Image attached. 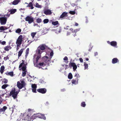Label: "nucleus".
<instances>
[{"label":"nucleus","mask_w":121,"mask_h":121,"mask_svg":"<svg viewBox=\"0 0 121 121\" xmlns=\"http://www.w3.org/2000/svg\"><path fill=\"white\" fill-rule=\"evenodd\" d=\"M32 42V41H30L29 43L28 44H27V46H29Z\"/></svg>","instance_id":"13d9d810"},{"label":"nucleus","mask_w":121,"mask_h":121,"mask_svg":"<svg viewBox=\"0 0 121 121\" xmlns=\"http://www.w3.org/2000/svg\"><path fill=\"white\" fill-rule=\"evenodd\" d=\"M8 75L10 76L11 77L13 76V72H8Z\"/></svg>","instance_id":"473e14b6"},{"label":"nucleus","mask_w":121,"mask_h":121,"mask_svg":"<svg viewBox=\"0 0 121 121\" xmlns=\"http://www.w3.org/2000/svg\"><path fill=\"white\" fill-rule=\"evenodd\" d=\"M67 16V13L64 12L60 16V18H62L64 17Z\"/></svg>","instance_id":"aec40b11"},{"label":"nucleus","mask_w":121,"mask_h":121,"mask_svg":"<svg viewBox=\"0 0 121 121\" xmlns=\"http://www.w3.org/2000/svg\"><path fill=\"white\" fill-rule=\"evenodd\" d=\"M26 21L28 22L29 24H31L34 22V18L31 16H27L25 19Z\"/></svg>","instance_id":"1a4fd4ad"},{"label":"nucleus","mask_w":121,"mask_h":121,"mask_svg":"<svg viewBox=\"0 0 121 121\" xmlns=\"http://www.w3.org/2000/svg\"><path fill=\"white\" fill-rule=\"evenodd\" d=\"M72 5L73 6H76V4H73Z\"/></svg>","instance_id":"338daca9"},{"label":"nucleus","mask_w":121,"mask_h":121,"mask_svg":"<svg viewBox=\"0 0 121 121\" xmlns=\"http://www.w3.org/2000/svg\"><path fill=\"white\" fill-rule=\"evenodd\" d=\"M33 110L29 108L28 109V112L32 111H33Z\"/></svg>","instance_id":"603ef678"},{"label":"nucleus","mask_w":121,"mask_h":121,"mask_svg":"<svg viewBox=\"0 0 121 121\" xmlns=\"http://www.w3.org/2000/svg\"><path fill=\"white\" fill-rule=\"evenodd\" d=\"M27 7H30L31 9H34V7L33 6V4L32 2H30L26 6Z\"/></svg>","instance_id":"412c9836"},{"label":"nucleus","mask_w":121,"mask_h":121,"mask_svg":"<svg viewBox=\"0 0 121 121\" xmlns=\"http://www.w3.org/2000/svg\"><path fill=\"white\" fill-rule=\"evenodd\" d=\"M35 6L37 8H42L41 6L39 5L38 3H36Z\"/></svg>","instance_id":"c756f323"},{"label":"nucleus","mask_w":121,"mask_h":121,"mask_svg":"<svg viewBox=\"0 0 121 121\" xmlns=\"http://www.w3.org/2000/svg\"><path fill=\"white\" fill-rule=\"evenodd\" d=\"M38 24H37L34 23V26H38Z\"/></svg>","instance_id":"680f3d73"},{"label":"nucleus","mask_w":121,"mask_h":121,"mask_svg":"<svg viewBox=\"0 0 121 121\" xmlns=\"http://www.w3.org/2000/svg\"><path fill=\"white\" fill-rule=\"evenodd\" d=\"M44 13L46 15H50L52 13L51 11L49 9L45 10L44 12Z\"/></svg>","instance_id":"dca6fc26"},{"label":"nucleus","mask_w":121,"mask_h":121,"mask_svg":"<svg viewBox=\"0 0 121 121\" xmlns=\"http://www.w3.org/2000/svg\"><path fill=\"white\" fill-rule=\"evenodd\" d=\"M46 48V46L44 44L40 45L36 50V52L39 54H41Z\"/></svg>","instance_id":"f257e3e1"},{"label":"nucleus","mask_w":121,"mask_h":121,"mask_svg":"<svg viewBox=\"0 0 121 121\" xmlns=\"http://www.w3.org/2000/svg\"><path fill=\"white\" fill-rule=\"evenodd\" d=\"M36 32H32L31 34V36L33 38H34L35 35H36Z\"/></svg>","instance_id":"e433bc0d"},{"label":"nucleus","mask_w":121,"mask_h":121,"mask_svg":"<svg viewBox=\"0 0 121 121\" xmlns=\"http://www.w3.org/2000/svg\"><path fill=\"white\" fill-rule=\"evenodd\" d=\"M4 69V66H1L0 68V72L1 74H2L3 72Z\"/></svg>","instance_id":"bb28decb"},{"label":"nucleus","mask_w":121,"mask_h":121,"mask_svg":"<svg viewBox=\"0 0 121 121\" xmlns=\"http://www.w3.org/2000/svg\"><path fill=\"white\" fill-rule=\"evenodd\" d=\"M69 13L72 15H74L75 14V12L73 11H70L69 12Z\"/></svg>","instance_id":"79ce46f5"},{"label":"nucleus","mask_w":121,"mask_h":121,"mask_svg":"<svg viewBox=\"0 0 121 121\" xmlns=\"http://www.w3.org/2000/svg\"><path fill=\"white\" fill-rule=\"evenodd\" d=\"M32 119L34 120L37 118H43L44 120H45L46 118L44 116V115L41 114H34L31 117Z\"/></svg>","instance_id":"f03ea898"},{"label":"nucleus","mask_w":121,"mask_h":121,"mask_svg":"<svg viewBox=\"0 0 121 121\" xmlns=\"http://www.w3.org/2000/svg\"><path fill=\"white\" fill-rule=\"evenodd\" d=\"M70 30L71 31H72L73 32V28H71L70 29Z\"/></svg>","instance_id":"4d7b16f0"},{"label":"nucleus","mask_w":121,"mask_h":121,"mask_svg":"<svg viewBox=\"0 0 121 121\" xmlns=\"http://www.w3.org/2000/svg\"><path fill=\"white\" fill-rule=\"evenodd\" d=\"M26 84L24 81H21V83L18 81L17 82V86L19 89H22V88L25 87Z\"/></svg>","instance_id":"20e7f679"},{"label":"nucleus","mask_w":121,"mask_h":121,"mask_svg":"<svg viewBox=\"0 0 121 121\" xmlns=\"http://www.w3.org/2000/svg\"><path fill=\"white\" fill-rule=\"evenodd\" d=\"M34 65L35 66L37 67L39 69L42 68L43 69H47V68H45V69L42 68V67L46 66V64H45V63L44 62H40L39 63L35 64L34 63Z\"/></svg>","instance_id":"0eeeda50"},{"label":"nucleus","mask_w":121,"mask_h":121,"mask_svg":"<svg viewBox=\"0 0 121 121\" xmlns=\"http://www.w3.org/2000/svg\"><path fill=\"white\" fill-rule=\"evenodd\" d=\"M84 69H88V65L87 63L84 62Z\"/></svg>","instance_id":"cd10ccee"},{"label":"nucleus","mask_w":121,"mask_h":121,"mask_svg":"<svg viewBox=\"0 0 121 121\" xmlns=\"http://www.w3.org/2000/svg\"><path fill=\"white\" fill-rule=\"evenodd\" d=\"M38 54L37 56V58H40L41 57V54H39L38 53Z\"/></svg>","instance_id":"de8ad7c7"},{"label":"nucleus","mask_w":121,"mask_h":121,"mask_svg":"<svg viewBox=\"0 0 121 121\" xmlns=\"http://www.w3.org/2000/svg\"><path fill=\"white\" fill-rule=\"evenodd\" d=\"M26 68V64H24L22 68V69L23 71L22 76L23 77L25 76L26 74V72H27Z\"/></svg>","instance_id":"9d476101"},{"label":"nucleus","mask_w":121,"mask_h":121,"mask_svg":"<svg viewBox=\"0 0 121 121\" xmlns=\"http://www.w3.org/2000/svg\"><path fill=\"white\" fill-rule=\"evenodd\" d=\"M53 53L52 52H51L50 53V56L51 57L50 58L51 59V58L52 57V56H53Z\"/></svg>","instance_id":"c03bdc74"},{"label":"nucleus","mask_w":121,"mask_h":121,"mask_svg":"<svg viewBox=\"0 0 121 121\" xmlns=\"http://www.w3.org/2000/svg\"><path fill=\"white\" fill-rule=\"evenodd\" d=\"M107 42L109 44H110V42L109 41H108Z\"/></svg>","instance_id":"69168bd1"},{"label":"nucleus","mask_w":121,"mask_h":121,"mask_svg":"<svg viewBox=\"0 0 121 121\" xmlns=\"http://www.w3.org/2000/svg\"><path fill=\"white\" fill-rule=\"evenodd\" d=\"M31 87L32 88V91L34 93H36V88L37 87L36 85L35 84H32Z\"/></svg>","instance_id":"4468645a"},{"label":"nucleus","mask_w":121,"mask_h":121,"mask_svg":"<svg viewBox=\"0 0 121 121\" xmlns=\"http://www.w3.org/2000/svg\"><path fill=\"white\" fill-rule=\"evenodd\" d=\"M79 60L81 62H83V60L82 58H79Z\"/></svg>","instance_id":"8fccbe9b"},{"label":"nucleus","mask_w":121,"mask_h":121,"mask_svg":"<svg viewBox=\"0 0 121 121\" xmlns=\"http://www.w3.org/2000/svg\"><path fill=\"white\" fill-rule=\"evenodd\" d=\"M7 109V107L4 106L2 108L0 109V112L4 111Z\"/></svg>","instance_id":"b1692460"},{"label":"nucleus","mask_w":121,"mask_h":121,"mask_svg":"<svg viewBox=\"0 0 121 121\" xmlns=\"http://www.w3.org/2000/svg\"><path fill=\"white\" fill-rule=\"evenodd\" d=\"M63 60H65L66 61H65V62L67 63L68 62V59L67 57L66 56H65L63 59Z\"/></svg>","instance_id":"c9c22d12"},{"label":"nucleus","mask_w":121,"mask_h":121,"mask_svg":"<svg viewBox=\"0 0 121 121\" xmlns=\"http://www.w3.org/2000/svg\"><path fill=\"white\" fill-rule=\"evenodd\" d=\"M68 78L69 79H71L73 78V76L72 73H69L68 76Z\"/></svg>","instance_id":"c85d7f7f"},{"label":"nucleus","mask_w":121,"mask_h":121,"mask_svg":"<svg viewBox=\"0 0 121 121\" xmlns=\"http://www.w3.org/2000/svg\"><path fill=\"white\" fill-rule=\"evenodd\" d=\"M9 47L8 46V50H9V49H10L11 48L10 47V46H13L14 45V43L13 42L12 40H10L9 43Z\"/></svg>","instance_id":"2eb2a0df"},{"label":"nucleus","mask_w":121,"mask_h":121,"mask_svg":"<svg viewBox=\"0 0 121 121\" xmlns=\"http://www.w3.org/2000/svg\"><path fill=\"white\" fill-rule=\"evenodd\" d=\"M9 12H10V14H13L17 11V9H12L8 11Z\"/></svg>","instance_id":"6ab92c4d"},{"label":"nucleus","mask_w":121,"mask_h":121,"mask_svg":"<svg viewBox=\"0 0 121 121\" xmlns=\"http://www.w3.org/2000/svg\"><path fill=\"white\" fill-rule=\"evenodd\" d=\"M9 112L10 113H12L13 111V108H9Z\"/></svg>","instance_id":"ea45409f"},{"label":"nucleus","mask_w":121,"mask_h":121,"mask_svg":"<svg viewBox=\"0 0 121 121\" xmlns=\"http://www.w3.org/2000/svg\"><path fill=\"white\" fill-rule=\"evenodd\" d=\"M42 21L41 19L40 18H38L36 19V21L37 23H41Z\"/></svg>","instance_id":"2f4dec72"},{"label":"nucleus","mask_w":121,"mask_h":121,"mask_svg":"<svg viewBox=\"0 0 121 121\" xmlns=\"http://www.w3.org/2000/svg\"><path fill=\"white\" fill-rule=\"evenodd\" d=\"M23 52V49H21L18 52V57H19L21 56Z\"/></svg>","instance_id":"a878e982"},{"label":"nucleus","mask_w":121,"mask_h":121,"mask_svg":"<svg viewBox=\"0 0 121 121\" xmlns=\"http://www.w3.org/2000/svg\"><path fill=\"white\" fill-rule=\"evenodd\" d=\"M37 91L39 93L42 94H44L46 93L47 90L45 88H39L37 89Z\"/></svg>","instance_id":"ddd939ff"},{"label":"nucleus","mask_w":121,"mask_h":121,"mask_svg":"<svg viewBox=\"0 0 121 121\" xmlns=\"http://www.w3.org/2000/svg\"><path fill=\"white\" fill-rule=\"evenodd\" d=\"M7 29V28L1 26L0 27V30H4Z\"/></svg>","instance_id":"4c0bfd02"},{"label":"nucleus","mask_w":121,"mask_h":121,"mask_svg":"<svg viewBox=\"0 0 121 121\" xmlns=\"http://www.w3.org/2000/svg\"><path fill=\"white\" fill-rule=\"evenodd\" d=\"M43 59L44 60L46 65H49V63L50 62L51 59L47 56H44L43 57Z\"/></svg>","instance_id":"6e6552de"},{"label":"nucleus","mask_w":121,"mask_h":121,"mask_svg":"<svg viewBox=\"0 0 121 121\" xmlns=\"http://www.w3.org/2000/svg\"><path fill=\"white\" fill-rule=\"evenodd\" d=\"M8 86L7 84H4L2 86V88L3 89H5Z\"/></svg>","instance_id":"a19ab883"},{"label":"nucleus","mask_w":121,"mask_h":121,"mask_svg":"<svg viewBox=\"0 0 121 121\" xmlns=\"http://www.w3.org/2000/svg\"><path fill=\"white\" fill-rule=\"evenodd\" d=\"M110 44L112 46L116 47L117 45V43L116 41H112L110 42Z\"/></svg>","instance_id":"f3484780"},{"label":"nucleus","mask_w":121,"mask_h":121,"mask_svg":"<svg viewBox=\"0 0 121 121\" xmlns=\"http://www.w3.org/2000/svg\"><path fill=\"white\" fill-rule=\"evenodd\" d=\"M19 49V47H17V50H18Z\"/></svg>","instance_id":"774afa93"},{"label":"nucleus","mask_w":121,"mask_h":121,"mask_svg":"<svg viewBox=\"0 0 121 121\" xmlns=\"http://www.w3.org/2000/svg\"><path fill=\"white\" fill-rule=\"evenodd\" d=\"M23 36L22 35H20L18 37L16 42L17 47H19L21 44L22 41Z\"/></svg>","instance_id":"423d86ee"},{"label":"nucleus","mask_w":121,"mask_h":121,"mask_svg":"<svg viewBox=\"0 0 121 121\" xmlns=\"http://www.w3.org/2000/svg\"><path fill=\"white\" fill-rule=\"evenodd\" d=\"M98 54V53L97 52H96L95 53L94 55L95 56H96V55H97Z\"/></svg>","instance_id":"6e6d98bb"},{"label":"nucleus","mask_w":121,"mask_h":121,"mask_svg":"<svg viewBox=\"0 0 121 121\" xmlns=\"http://www.w3.org/2000/svg\"><path fill=\"white\" fill-rule=\"evenodd\" d=\"M29 48H27L26 51V55H27L29 53Z\"/></svg>","instance_id":"a18cd8bd"},{"label":"nucleus","mask_w":121,"mask_h":121,"mask_svg":"<svg viewBox=\"0 0 121 121\" xmlns=\"http://www.w3.org/2000/svg\"><path fill=\"white\" fill-rule=\"evenodd\" d=\"M119 60L117 58H114L112 60V63L113 64L118 62Z\"/></svg>","instance_id":"a211bd4d"},{"label":"nucleus","mask_w":121,"mask_h":121,"mask_svg":"<svg viewBox=\"0 0 121 121\" xmlns=\"http://www.w3.org/2000/svg\"><path fill=\"white\" fill-rule=\"evenodd\" d=\"M49 20L48 19H46L44 20L43 22L44 24L47 23L48 22Z\"/></svg>","instance_id":"f704fd0d"},{"label":"nucleus","mask_w":121,"mask_h":121,"mask_svg":"<svg viewBox=\"0 0 121 121\" xmlns=\"http://www.w3.org/2000/svg\"><path fill=\"white\" fill-rule=\"evenodd\" d=\"M7 18L5 17H0V22L1 25L5 24L6 22Z\"/></svg>","instance_id":"9b49d317"},{"label":"nucleus","mask_w":121,"mask_h":121,"mask_svg":"<svg viewBox=\"0 0 121 121\" xmlns=\"http://www.w3.org/2000/svg\"><path fill=\"white\" fill-rule=\"evenodd\" d=\"M26 118V119L25 120H26V121H33V120H32V117H31L28 116H27Z\"/></svg>","instance_id":"393cba45"},{"label":"nucleus","mask_w":121,"mask_h":121,"mask_svg":"<svg viewBox=\"0 0 121 121\" xmlns=\"http://www.w3.org/2000/svg\"><path fill=\"white\" fill-rule=\"evenodd\" d=\"M74 77L76 78L75 79H73L72 80V84H78V78L80 77V76L78 73H76L74 76Z\"/></svg>","instance_id":"39448f33"},{"label":"nucleus","mask_w":121,"mask_h":121,"mask_svg":"<svg viewBox=\"0 0 121 121\" xmlns=\"http://www.w3.org/2000/svg\"><path fill=\"white\" fill-rule=\"evenodd\" d=\"M70 33L69 32H67V35L68 36L70 35Z\"/></svg>","instance_id":"5fc2aeb1"},{"label":"nucleus","mask_w":121,"mask_h":121,"mask_svg":"<svg viewBox=\"0 0 121 121\" xmlns=\"http://www.w3.org/2000/svg\"><path fill=\"white\" fill-rule=\"evenodd\" d=\"M69 66L71 68L73 67V71H75L77 68V66L75 63L73 62H70L69 64Z\"/></svg>","instance_id":"f8f14e48"},{"label":"nucleus","mask_w":121,"mask_h":121,"mask_svg":"<svg viewBox=\"0 0 121 121\" xmlns=\"http://www.w3.org/2000/svg\"><path fill=\"white\" fill-rule=\"evenodd\" d=\"M39 59V58L36 57V63L35 64L38 63V60Z\"/></svg>","instance_id":"09e8293b"},{"label":"nucleus","mask_w":121,"mask_h":121,"mask_svg":"<svg viewBox=\"0 0 121 121\" xmlns=\"http://www.w3.org/2000/svg\"><path fill=\"white\" fill-rule=\"evenodd\" d=\"M78 23H75V26H78Z\"/></svg>","instance_id":"052dcab7"},{"label":"nucleus","mask_w":121,"mask_h":121,"mask_svg":"<svg viewBox=\"0 0 121 121\" xmlns=\"http://www.w3.org/2000/svg\"><path fill=\"white\" fill-rule=\"evenodd\" d=\"M3 81L4 83H6L7 82V80L5 79H4V80H3Z\"/></svg>","instance_id":"49530a36"},{"label":"nucleus","mask_w":121,"mask_h":121,"mask_svg":"<svg viewBox=\"0 0 121 121\" xmlns=\"http://www.w3.org/2000/svg\"><path fill=\"white\" fill-rule=\"evenodd\" d=\"M20 1V0H15L13 2H11V4L14 5H16Z\"/></svg>","instance_id":"4be33fe9"},{"label":"nucleus","mask_w":121,"mask_h":121,"mask_svg":"<svg viewBox=\"0 0 121 121\" xmlns=\"http://www.w3.org/2000/svg\"><path fill=\"white\" fill-rule=\"evenodd\" d=\"M80 29L78 28V29H75V30H73V32H74L76 33L77 32L79 31L80 30Z\"/></svg>","instance_id":"37998d69"},{"label":"nucleus","mask_w":121,"mask_h":121,"mask_svg":"<svg viewBox=\"0 0 121 121\" xmlns=\"http://www.w3.org/2000/svg\"><path fill=\"white\" fill-rule=\"evenodd\" d=\"M52 23L53 25L55 26L56 25L59 24L58 22L57 21L55 22H52Z\"/></svg>","instance_id":"7c9ffc66"},{"label":"nucleus","mask_w":121,"mask_h":121,"mask_svg":"<svg viewBox=\"0 0 121 121\" xmlns=\"http://www.w3.org/2000/svg\"><path fill=\"white\" fill-rule=\"evenodd\" d=\"M16 89L15 88H12L10 93V95L12 96L14 99H15L17 98V95L19 91H15Z\"/></svg>","instance_id":"7ed1b4c3"},{"label":"nucleus","mask_w":121,"mask_h":121,"mask_svg":"<svg viewBox=\"0 0 121 121\" xmlns=\"http://www.w3.org/2000/svg\"><path fill=\"white\" fill-rule=\"evenodd\" d=\"M92 49V48L91 47H90V48L88 49V51H90Z\"/></svg>","instance_id":"bf43d9fd"},{"label":"nucleus","mask_w":121,"mask_h":121,"mask_svg":"<svg viewBox=\"0 0 121 121\" xmlns=\"http://www.w3.org/2000/svg\"><path fill=\"white\" fill-rule=\"evenodd\" d=\"M4 50H5L6 51H8V46H7L5 47L4 48Z\"/></svg>","instance_id":"864d4df0"},{"label":"nucleus","mask_w":121,"mask_h":121,"mask_svg":"<svg viewBox=\"0 0 121 121\" xmlns=\"http://www.w3.org/2000/svg\"><path fill=\"white\" fill-rule=\"evenodd\" d=\"M81 106L83 107H85L86 106V104L85 102H83L81 103Z\"/></svg>","instance_id":"58836bf2"},{"label":"nucleus","mask_w":121,"mask_h":121,"mask_svg":"<svg viewBox=\"0 0 121 121\" xmlns=\"http://www.w3.org/2000/svg\"><path fill=\"white\" fill-rule=\"evenodd\" d=\"M67 27H69V26H67L66 28H65L64 29H66V30H67L68 29V28H67Z\"/></svg>","instance_id":"0e129e2a"},{"label":"nucleus","mask_w":121,"mask_h":121,"mask_svg":"<svg viewBox=\"0 0 121 121\" xmlns=\"http://www.w3.org/2000/svg\"><path fill=\"white\" fill-rule=\"evenodd\" d=\"M85 60L86 61H88L89 60V59L88 58H85Z\"/></svg>","instance_id":"e2e57ef3"},{"label":"nucleus","mask_w":121,"mask_h":121,"mask_svg":"<svg viewBox=\"0 0 121 121\" xmlns=\"http://www.w3.org/2000/svg\"><path fill=\"white\" fill-rule=\"evenodd\" d=\"M22 62L21 63H20V65H19V68L20 70H21L22 69V68L21 67H22V66L23 65V66L24 65V64H24V60H22ZM26 65H27V64H25Z\"/></svg>","instance_id":"5701e85b"},{"label":"nucleus","mask_w":121,"mask_h":121,"mask_svg":"<svg viewBox=\"0 0 121 121\" xmlns=\"http://www.w3.org/2000/svg\"><path fill=\"white\" fill-rule=\"evenodd\" d=\"M5 43L6 42L5 41H3L2 42H1V44L3 45H4L5 44Z\"/></svg>","instance_id":"3c124183"},{"label":"nucleus","mask_w":121,"mask_h":121,"mask_svg":"<svg viewBox=\"0 0 121 121\" xmlns=\"http://www.w3.org/2000/svg\"><path fill=\"white\" fill-rule=\"evenodd\" d=\"M21 30L20 29L18 28L15 31V32L16 33H19L21 32Z\"/></svg>","instance_id":"72a5a7b5"}]
</instances>
